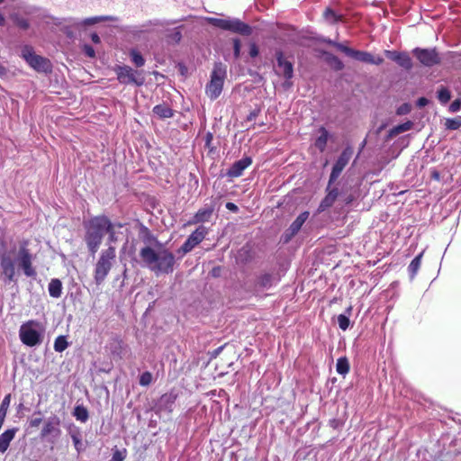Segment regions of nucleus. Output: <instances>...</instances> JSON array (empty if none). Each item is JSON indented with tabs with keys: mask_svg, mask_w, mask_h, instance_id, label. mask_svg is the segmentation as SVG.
Instances as JSON below:
<instances>
[{
	"mask_svg": "<svg viewBox=\"0 0 461 461\" xmlns=\"http://www.w3.org/2000/svg\"><path fill=\"white\" fill-rule=\"evenodd\" d=\"M13 22L17 27L23 31H26L30 28L29 21L26 18L22 17L20 15H14L13 17Z\"/></svg>",
	"mask_w": 461,
	"mask_h": 461,
	"instance_id": "nucleus-45",
	"label": "nucleus"
},
{
	"mask_svg": "<svg viewBox=\"0 0 461 461\" xmlns=\"http://www.w3.org/2000/svg\"><path fill=\"white\" fill-rule=\"evenodd\" d=\"M115 228L116 225L110 220V228H108V230L105 232V236H108L109 243L115 242L117 240Z\"/></svg>",
	"mask_w": 461,
	"mask_h": 461,
	"instance_id": "nucleus-51",
	"label": "nucleus"
},
{
	"mask_svg": "<svg viewBox=\"0 0 461 461\" xmlns=\"http://www.w3.org/2000/svg\"><path fill=\"white\" fill-rule=\"evenodd\" d=\"M323 56L325 58V61L326 63L335 71H341L344 68H345V65L343 63V61L339 58L337 57L336 55L330 53V52H328V51H323Z\"/></svg>",
	"mask_w": 461,
	"mask_h": 461,
	"instance_id": "nucleus-29",
	"label": "nucleus"
},
{
	"mask_svg": "<svg viewBox=\"0 0 461 461\" xmlns=\"http://www.w3.org/2000/svg\"><path fill=\"white\" fill-rule=\"evenodd\" d=\"M334 184H330V180L328 181V185L326 187V193H327L326 195L336 202V200L339 194V192L338 187L332 186Z\"/></svg>",
	"mask_w": 461,
	"mask_h": 461,
	"instance_id": "nucleus-49",
	"label": "nucleus"
},
{
	"mask_svg": "<svg viewBox=\"0 0 461 461\" xmlns=\"http://www.w3.org/2000/svg\"><path fill=\"white\" fill-rule=\"evenodd\" d=\"M275 74L285 78V82L283 83L284 88H290L293 85L291 80L294 76V62L288 59L282 49H276L275 50Z\"/></svg>",
	"mask_w": 461,
	"mask_h": 461,
	"instance_id": "nucleus-10",
	"label": "nucleus"
},
{
	"mask_svg": "<svg viewBox=\"0 0 461 461\" xmlns=\"http://www.w3.org/2000/svg\"><path fill=\"white\" fill-rule=\"evenodd\" d=\"M82 51L88 58H91V59L95 58V50L90 44H87V43L83 44Z\"/></svg>",
	"mask_w": 461,
	"mask_h": 461,
	"instance_id": "nucleus-54",
	"label": "nucleus"
},
{
	"mask_svg": "<svg viewBox=\"0 0 461 461\" xmlns=\"http://www.w3.org/2000/svg\"><path fill=\"white\" fill-rule=\"evenodd\" d=\"M318 132L319 136L314 140L313 145L320 152H324L329 140L332 139V134L324 126H320Z\"/></svg>",
	"mask_w": 461,
	"mask_h": 461,
	"instance_id": "nucleus-22",
	"label": "nucleus"
},
{
	"mask_svg": "<svg viewBox=\"0 0 461 461\" xmlns=\"http://www.w3.org/2000/svg\"><path fill=\"white\" fill-rule=\"evenodd\" d=\"M260 54V50L257 42L250 41L249 43V56L251 59H257Z\"/></svg>",
	"mask_w": 461,
	"mask_h": 461,
	"instance_id": "nucleus-50",
	"label": "nucleus"
},
{
	"mask_svg": "<svg viewBox=\"0 0 461 461\" xmlns=\"http://www.w3.org/2000/svg\"><path fill=\"white\" fill-rule=\"evenodd\" d=\"M18 429V428L14 427L5 429L3 433L0 434V453L4 454L6 452Z\"/></svg>",
	"mask_w": 461,
	"mask_h": 461,
	"instance_id": "nucleus-26",
	"label": "nucleus"
},
{
	"mask_svg": "<svg viewBox=\"0 0 461 461\" xmlns=\"http://www.w3.org/2000/svg\"><path fill=\"white\" fill-rule=\"evenodd\" d=\"M424 251H421L416 255L408 266V273L411 280H413L416 276L421 264V258Z\"/></svg>",
	"mask_w": 461,
	"mask_h": 461,
	"instance_id": "nucleus-32",
	"label": "nucleus"
},
{
	"mask_svg": "<svg viewBox=\"0 0 461 461\" xmlns=\"http://www.w3.org/2000/svg\"><path fill=\"white\" fill-rule=\"evenodd\" d=\"M384 53L388 59L395 62L405 70H411L413 68L412 60L406 51L385 50Z\"/></svg>",
	"mask_w": 461,
	"mask_h": 461,
	"instance_id": "nucleus-18",
	"label": "nucleus"
},
{
	"mask_svg": "<svg viewBox=\"0 0 461 461\" xmlns=\"http://www.w3.org/2000/svg\"><path fill=\"white\" fill-rule=\"evenodd\" d=\"M226 345H221L216 348H214L213 350L212 351H209L208 352V355L210 357V359H214L216 358L223 350V348H225Z\"/></svg>",
	"mask_w": 461,
	"mask_h": 461,
	"instance_id": "nucleus-58",
	"label": "nucleus"
},
{
	"mask_svg": "<svg viewBox=\"0 0 461 461\" xmlns=\"http://www.w3.org/2000/svg\"><path fill=\"white\" fill-rule=\"evenodd\" d=\"M68 432L72 439L77 452L80 454L85 449L82 442V432L80 428L75 424H70L68 428Z\"/></svg>",
	"mask_w": 461,
	"mask_h": 461,
	"instance_id": "nucleus-25",
	"label": "nucleus"
},
{
	"mask_svg": "<svg viewBox=\"0 0 461 461\" xmlns=\"http://www.w3.org/2000/svg\"><path fill=\"white\" fill-rule=\"evenodd\" d=\"M436 97L442 105H446L452 98L450 89L446 86H439L436 92Z\"/></svg>",
	"mask_w": 461,
	"mask_h": 461,
	"instance_id": "nucleus-33",
	"label": "nucleus"
},
{
	"mask_svg": "<svg viewBox=\"0 0 461 461\" xmlns=\"http://www.w3.org/2000/svg\"><path fill=\"white\" fill-rule=\"evenodd\" d=\"M261 108L256 107L255 109L251 110L249 113L246 117L247 122H252L254 121L260 113Z\"/></svg>",
	"mask_w": 461,
	"mask_h": 461,
	"instance_id": "nucleus-56",
	"label": "nucleus"
},
{
	"mask_svg": "<svg viewBox=\"0 0 461 461\" xmlns=\"http://www.w3.org/2000/svg\"><path fill=\"white\" fill-rule=\"evenodd\" d=\"M226 77L227 66L221 61L214 62L210 80L205 86V93L211 100H215L221 95Z\"/></svg>",
	"mask_w": 461,
	"mask_h": 461,
	"instance_id": "nucleus-7",
	"label": "nucleus"
},
{
	"mask_svg": "<svg viewBox=\"0 0 461 461\" xmlns=\"http://www.w3.org/2000/svg\"><path fill=\"white\" fill-rule=\"evenodd\" d=\"M128 451L125 447L118 448L116 446L112 448V461H124Z\"/></svg>",
	"mask_w": 461,
	"mask_h": 461,
	"instance_id": "nucleus-39",
	"label": "nucleus"
},
{
	"mask_svg": "<svg viewBox=\"0 0 461 461\" xmlns=\"http://www.w3.org/2000/svg\"><path fill=\"white\" fill-rule=\"evenodd\" d=\"M461 110V98H456L448 107V111L452 113H457Z\"/></svg>",
	"mask_w": 461,
	"mask_h": 461,
	"instance_id": "nucleus-55",
	"label": "nucleus"
},
{
	"mask_svg": "<svg viewBox=\"0 0 461 461\" xmlns=\"http://www.w3.org/2000/svg\"><path fill=\"white\" fill-rule=\"evenodd\" d=\"M143 32H144V30L140 29L139 26H132L129 30V32L131 33L132 35H138L139 33Z\"/></svg>",
	"mask_w": 461,
	"mask_h": 461,
	"instance_id": "nucleus-64",
	"label": "nucleus"
},
{
	"mask_svg": "<svg viewBox=\"0 0 461 461\" xmlns=\"http://www.w3.org/2000/svg\"><path fill=\"white\" fill-rule=\"evenodd\" d=\"M412 126H413V122L410 120L394 125L388 131L387 134L384 137V141L385 142L391 141L393 138H395L399 134L411 130Z\"/></svg>",
	"mask_w": 461,
	"mask_h": 461,
	"instance_id": "nucleus-23",
	"label": "nucleus"
},
{
	"mask_svg": "<svg viewBox=\"0 0 461 461\" xmlns=\"http://www.w3.org/2000/svg\"><path fill=\"white\" fill-rule=\"evenodd\" d=\"M219 204V198L212 197L209 203H205L200 208L194 216L188 221V225H203V223L211 221L212 214Z\"/></svg>",
	"mask_w": 461,
	"mask_h": 461,
	"instance_id": "nucleus-15",
	"label": "nucleus"
},
{
	"mask_svg": "<svg viewBox=\"0 0 461 461\" xmlns=\"http://www.w3.org/2000/svg\"><path fill=\"white\" fill-rule=\"evenodd\" d=\"M113 71L116 74L117 80L120 84L134 85L141 86L145 83L144 71L141 69H134L129 65H115Z\"/></svg>",
	"mask_w": 461,
	"mask_h": 461,
	"instance_id": "nucleus-11",
	"label": "nucleus"
},
{
	"mask_svg": "<svg viewBox=\"0 0 461 461\" xmlns=\"http://www.w3.org/2000/svg\"><path fill=\"white\" fill-rule=\"evenodd\" d=\"M429 103H430L429 99H428L425 96H420V97L417 98V100H416V106L418 108L421 109V108H424L427 105H429Z\"/></svg>",
	"mask_w": 461,
	"mask_h": 461,
	"instance_id": "nucleus-57",
	"label": "nucleus"
},
{
	"mask_svg": "<svg viewBox=\"0 0 461 461\" xmlns=\"http://www.w3.org/2000/svg\"><path fill=\"white\" fill-rule=\"evenodd\" d=\"M231 44H232V51H233V57L234 59H240L241 57V40L238 37H234L231 39Z\"/></svg>",
	"mask_w": 461,
	"mask_h": 461,
	"instance_id": "nucleus-41",
	"label": "nucleus"
},
{
	"mask_svg": "<svg viewBox=\"0 0 461 461\" xmlns=\"http://www.w3.org/2000/svg\"><path fill=\"white\" fill-rule=\"evenodd\" d=\"M139 255L142 267L154 272L156 276L169 275L175 269L176 257L162 243L157 247L144 246L140 249Z\"/></svg>",
	"mask_w": 461,
	"mask_h": 461,
	"instance_id": "nucleus-2",
	"label": "nucleus"
},
{
	"mask_svg": "<svg viewBox=\"0 0 461 461\" xmlns=\"http://www.w3.org/2000/svg\"><path fill=\"white\" fill-rule=\"evenodd\" d=\"M63 285L60 279L52 278L48 285V292L50 297L59 298L62 294Z\"/></svg>",
	"mask_w": 461,
	"mask_h": 461,
	"instance_id": "nucleus-31",
	"label": "nucleus"
},
{
	"mask_svg": "<svg viewBox=\"0 0 461 461\" xmlns=\"http://www.w3.org/2000/svg\"><path fill=\"white\" fill-rule=\"evenodd\" d=\"M166 37L168 43H173L175 45L179 44L183 38L182 26L169 30Z\"/></svg>",
	"mask_w": 461,
	"mask_h": 461,
	"instance_id": "nucleus-36",
	"label": "nucleus"
},
{
	"mask_svg": "<svg viewBox=\"0 0 461 461\" xmlns=\"http://www.w3.org/2000/svg\"><path fill=\"white\" fill-rule=\"evenodd\" d=\"M70 345L71 342L68 341L67 335H59L54 340L53 348L57 353H62Z\"/></svg>",
	"mask_w": 461,
	"mask_h": 461,
	"instance_id": "nucleus-35",
	"label": "nucleus"
},
{
	"mask_svg": "<svg viewBox=\"0 0 461 461\" xmlns=\"http://www.w3.org/2000/svg\"><path fill=\"white\" fill-rule=\"evenodd\" d=\"M221 274V267L216 266L212 268V270L209 272V275L214 278H217Z\"/></svg>",
	"mask_w": 461,
	"mask_h": 461,
	"instance_id": "nucleus-62",
	"label": "nucleus"
},
{
	"mask_svg": "<svg viewBox=\"0 0 461 461\" xmlns=\"http://www.w3.org/2000/svg\"><path fill=\"white\" fill-rule=\"evenodd\" d=\"M298 232L294 230L291 225L282 233L280 237V241L283 244H288L296 235Z\"/></svg>",
	"mask_w": 461,
	"mask_h": 461,
	"instance_id": "nucleus-40",
	"label": "nucleus"
},
{
	"mask_svg": "<svg viewBox=\"0 0 461 461\" xmlns=\"http://www.w3.org/2000/svg\"><path fill=\"white\" fill-rule=\"evenodd\" d=\"M176 68L179 74L183 77H186L188 73V68L184 62H178L176 64Z\"/></svg>",
	"mask_w": 461,
	"mask_h": 461,
	"instance_id": "nucleus-59",
	"label": "nucleus"
},
{
	"mask_svg": "<svg viewBox=\"0 0 461 461\" xmlns=\"http://www.w3.org/2000/svg\"><path fill=\"white\" fill-rule=\"evenodd\" d=\"M128 56L130 61L137 68L144 67L146 63V59L142 55V53L137 48H131L128 50Z\"/></svg>",
	"mask_w": 461,
	"mask_h": 461,
	"instance_id": "nucleus-30",
	"label": "nucleus"
},
{
	"mask_svg": "<svg viewBox=\"0 0 461 461\" xmlns=\"http://www.w3.org/2000/svg\"><path fill=\"white\" fill-rule=\"evenodd\" d=\"M252 162L253 159L250 156H244L240 159L235 161L225 174L221 172L220 176L223 177L228 176L231 178L241 176L244 170L247 169L252 164Z\"/></svg>",
	"mask_w": 461,
	"mask_h": 461,
	"instance_id": "nucleus-21",
	"label": "nucleus"
},
{
	"mask_svg": "<svg viewBox=\"0 0 461 461\" xmlns=\"http://www.w3.org/2000/svg\"><path fill=\"white\" fill-rule=\"evenodd\" d=\"M60 419L57 415H51L49 417L43 424V427L41 429L40 437L41 438L44 439L48 438L49 436H52L53 438L59 437L61 430H60Z\"/></svg>",
	"mask_w": 461,
	"mask_h": 461,
	"instance_id": "nucleus-19",
	"label": "nucleus"
},
{
	"mask_svg": "<svg viewBox=\"0 0 461 461\" xmlns=\"http://www.w3.org/2000/svg\"><path fill=\"white\" fill-rule=\"evenodd\" d=\"M21 58L31 68L38 73L50 74L52 72L53 66L51 61L46 57L36 54L33 48L30 45L23 47Z\"/></svg>",
	"mask_w": 461,
	"mask_h": 461,
	"instance_id": "nucleus-9",
	"label": "nucleus"
},
{
	"mask_svg": "<svg viewBox=\"0 0 461 461\" xmlns=\"http://www.w3.org/2000/svg\"><path fill=\"white\" fill-rule=\"evenodd\" d=\"M106 21L116 22V21H118V18L115 16H112V15L92 16V17L85 18L83 20L74 21L72 23V25L77 26V27L91 26V25H95L100 22H106Z\"/></svg>",
	"mask_w": 461,
	"mask_h": 461,
	"instance_id": "nucleus-24",
	"label": "nucleus"
},
{
	"mask_svg": "<svg viewBox=\"0 0 461 461\" xmlns=\"http://www.w3.org/2000/svg\"><path fill=\"white\" fill-rule=\"evenodd\" d=\"M71 413L72 416L81 423H86L89 419L88 409L83 403L77 402Z\"/></svg>",
	"mask_w": 461,
	"mask_h": 461,
	"instance_id": "nucleus-28",
	"label": "nucleus"
},
{
	"mask_svg": "<svg viewBox=\"0 0 461 461\" xmlns=\"http://www.w3.org/2000/svg\"><path fill=\"white\" fill-rule=\"evenodd\" d=\"M90 39H91L92 42L95 43V44L101 43V38L98 35V33L95 32H91Z\"/></svg>",
	"mask_w": 461,
	"mask_h": 461,
	"instance_id": "nucleus-63",
	"label": "nucleus"
},
{
	"mask_svg": "<svg viewBox=\"0 0 461 461\" xmlns=\"http://www.w3.org/2000/svg\"><path fill=\"white\" fill-rule=\"evenodd\" d=\"M153 380V375L149 371L142 372L139 376V384L140 386L146 387L149 386Z\"/></svg>",
	"mask_w": 461,
	"mask_h": 461,
	"instance_id": "nucleus-42",
	"label": "nucleus"
},
{
	"mask_svg": "<svg viewBox=\"0 0 461 461\" xmlns=\"http://www.w3.org/2000/svg\"><path fill=\"white\" fill-rule=\"evenodd\" d=\"M83 240L89 255L95 257L103 243L105 232L110 228V218L105 214H98L85 219L82 222Z\"/></svg>",
	"mask_w": 461,
	"mask_h": 461,
	"instance_id": "nucleus-3",
	"label": "nucleus"
},
{
	"mask_svg": "<svg viewBox=\"0 0 461 461\" xmlns=\"http://www.w3.org/2000/svg\"><path fill=\"white\" fill-rule=\"evenodd\" d=\"M350 371L349 360L346 356L339 357L336 362V372L345 377Z\"/></svg>",
	"mask_w": 461,
	"mask_h": 461,
	"instance_id": "nucleus-34",
	"label": "nucleus"
},
{
	"mask_svg": "<svg viewBox=\"0 0 461 461\" xmlns=\"http://www.w3.org/2000/svg\"><path fill=\"white\" fill-rule=\"evenodd\" d=\"M208 234V228L204 225H199L184 241L179 249V252L187 254L199 245Z\"/></svg>",
	"mask_w": 461,
	"mask_h": 461,
	"instance_id": "nucleus-17",
	"label": "nucleus"
},
{
	"mask_svg": "<svg viewBox=\"0 0 461 461\" xmlns=\"http://www.w3.org/2000/svg\"><path fill=\"white\" fill-rule=\"evenodd\" d=\"M177 397L178 393L174 389L163 393L159 398H158L154 402V411L156 413H171L174 411L175 403Z\"/></svg>",
	"mask_w": 461,
	"mask_h": 461,
	"instance_id": "nucleus-16",
	"label": "nucleus"
},
{
	"mask_svg": "<svg viewBox=\"0 0 461 461\" xmlns=\"http://www.w3.org/2000/svg\"><path fill=\"white\" fill-rule=\"evenodd\" d=\"M115 342H116V344L114 346H113L111 352L113 356L117 355V356L121 357L124 343L120 339H117Z\"/></svg>",
	"mask_w": 461,
	"mask_h": 461,
	"instance_id": "nucleus-53",
	"label": "nucleus"
},
{
	"mask_svg": "<svg viewBox=\"0 0 461 461\" xmlns=\"http://www.w3.org/2000/svg\"><path fill=\"white\" fill-rule=\"evenodd\" d=\"M152 113L159 120L170 119L175 115V111L166 103L155 105Z\"/></svg>",
	"mask_w": 461,
	"mask_h": 461,
	"instance_id": "nucleus-27",
	"label": "nucleus"
},
{
	"mask_svg": "<svg viewBox=\"0 0 461 461\" xmlns=\"http://www.w3.org/2000/svg\"><path fill=\"white\" fill-rule=\"evenodd\" d=\"M312 40L317 43H325L327 45L335 47L338 50L344 53L346 56L366 64L380 66L384 61V58L379 55L374 56L371 52L355 50L348 47L344 42L336 41L321 34H316L315 36L312 37Z\"/></svg>",
	"mask_w": 461,
	"mask_h": 461,
	"instance_id": "nucleus-4",
	"label": "nucleus"
},
{
	"mask_svg": "<svg viewBox=\"0 0 461 461\" xmlns=\"http://www.w3.org/2000/svg\"><path fill=\"white\" fill-rule=\"evenodd\" d=\"M334 203L335 201L325 195L319 203L317 212H322L326 211L327 209L330 208L334 204Z\"/></svg>",
	"mask_w": 461,
	"mask_h": 461,
	"instance_id": "nucleus-46",
	"label": "nucleus"
},
{
	"mask_svg": "<svg viewBox=\"0 0 461 461\" xmlns=\"http://www.w3.org/2000/svg\"><path fill=\"white\" fill-rule=\"evenodd\" d=\"M42 422V417H32L29 420V427L30 428H37L40 426V424Z\"/></svg>",
	"mask_w": 461,
	"mask_h": 461,
	"instance_id": "nucleus-60",
	"label": "nucleus"
},
{
	"mask_svg": "<svg viewBox=\"0 0 461 461\" xmlns=\"http://www.w3.org/2000/svg\"><path fill=\"white\" fill-rule=\"evenodd\" d=\"M353 153L354 149L350 145L346 146L342 149L331 167V171L329 176L330 184H334L337 181L346 166L348 164Z\"/></svg>",
	"mask_w": 461,
	"mask_h": 461,
	"instance_id": "nucleus-14",
	"label": "nucleus"
},
{
	"mask_svg": "<svg viewBox=\"0 0 461 461\" xmlns=\"http://www.w3.org/2000/svg\"><path fill=\"white\" fill-rule=\"evenodd\" d=\"M177 22H178V20H159V19H155V20H149L147 23V25L164 27V26H167V25H173V24L176 23Z\"/></svg>",
	"mask_w": 461,
	"mask_h": 461,
	"instance_id": "nucleus-47",
	"label": "nucleus"
},
{
	"mask_svg": "<svg viewBox=\"0 0 461 461\" xmlns=\"http://www.w3.org/2000/svg\"><path fill=\"white\" fill-rule=\"evenodd\" d=\"M213 140V134L211 131H207L204 136V147L209 149V153H215L217 148L212 145Z\"/></svg>",
	"mask_w": 461,
	"mask_h": 461,
	"instance_id": "nucleus-48",
	"label": "nucleus"
},
{
	"mask_svg": "<svg viewBox=\"0 0 461 461\" xmlns=\"http://www.w3.org/2000/svg\"><path fill=\"white\" fill-rule=\"evenodd\" d=\"M281 281L278 272L261 271L255 276L254 288L257 292H264L275 287Z\"/></svg>",
	"mask_w": 461,
	"mask_h": 461,
	"instance_id": "nucleus-13",
	"label": "nucleus"
},
{
	"mask_svg": "<svg viewBox=\"0 0 461 461\" xmlns=\"http://www.w3.org/2000/svg\"><path fill=\"white\" fill-rule=\"evenodd\" d=\"M206 21L214 28L249 37L252 35L253 27L237 17L228 16L226 18L207 17Z\"/></svg>",
	"mask_w": 461,
	"mask_h": 461,
	"instance_id": "nucleus-6",
	"label": "nucleus"
},
{
	"mask_svg": "<svg viewBox=\"0 0 461 461\" xmlns=\"http://www.w3.org/2000/svg\"><path fill=\"white\" fill-rule=\"evenodd\" d=\"M225 207L227 210H229L230 212H231L233 213H237L240 211L239 206L232 202H227L225 203Z\"/></svg>",
	"mask_w": 461,
	"mask_h": 461,
	"instance_id": "nucleus-61",
	"label": "nucleus"
},
{
	"mask_svg": "<svg viewBox=\"0 0 461 461\" xmlns=\"http://www.w3.org/2000/svg\"><path fill=\"white\" fill-rule=\"evenodd\" d=\"M46 326L38 320H29L21 324L18 331L23 345L28 348H38L45 338Z\"/></svg>",
	"mask_w": 461,
	"mask_h": 461,
	"instance_id": "nucleus-5",
	"label": "nucleus"
},
{
	"mask_svg": "<svg viewBox=\"0 0 461 461\" xmlns=\"http://www.w3.org/2000/svg\"><path fill=\"white\" fill-rule=\"evenodd\" d=\"M310 215V212L308 211L302 212L295 219L294 221L290 224L291 227L299 232L305 223V221L308 220Z\"/></svg>",
	"mask_w": 461,
	"mask_h": 461,
	"instance_id": "nucleus-38",
	"label": "nucleus"
},
{
	"mask_svg": "<svg viewBox=\"0 0 461 461\" xmlns=\"http://www.w3.org/2000/svg\"><path fill=\"white\" fill-rule=\"evenodd\" d=\"M445 127L447 130L456 131L461 127V117L448 118L446 120Z\"/></svg>",
	"mask_w": 461,
	"mask_h": 461,
	"instance_id": "nucleus-44",
	"label": "nucleus"
},
{
	"mask_svg": "<svg viewBox=\"0 0 461 461\" xmlns=\"http://www.w3.org/2000/svg\"><path fill=\"white\" fill-rule=\"evenodd\" d=\"M115 258L116 249L113 246L110 245L106 249L101 251L94 270V279L96 285H101L105 280Z\"/></svg>",
	"mask_w": 461,
	"mask_h": 461,
	"instance_id": "nucleus-8",
	"label": "nucleus"
},
{
	"mask_svg": "<svg viewBox=\"0 0 461 461\" xmlns=\"http://www.w3.org/2000/svg\"><path fill=\"white\" fill-rule=\"evenodd\" d=\"M411 54L420 65L424 68H433L442 63V58L436 47H415L411 50Z\"/></svg>",
	"mask_w": 461,
	"mask_h": 461,
	"instance_id": "nucleus-12",
	"label": "nucleus"
},
{
	"mask_svg": "<svg viewBox=\"0 0 461 461\" xmlns=\"http://www.w3.org/2000/svg\"><path fill=\"white\" fill-rule=\"evenodd\" d=\"M29 240L23 239L18 245L14 244L7 250L5 240H0V277L5 285L16 282V267L21 270L26 277L35 278L36 268L33 267L35 256L29 249Z\"/></svg>",
	"mask_w": 461,
	"mask_h": 461,
	"instance_id": "nucleus-1",
	"label": "nucleus"
},
{
	"mask_svg": "<svg viewBox=\"0 0 461 461\" xmlns=\"http://www.w3.org/2000/svg\"><path fill=\"white\" fill-rule=\"evenodd\" d=\"M337 322L339 328L343 331L347 330L351 326L350 318H348L346 314H339L337 317Z\"/></svg>",
	"mask_w": 461,
	"mask_h": 461,
	"instance_id": "nucleus-43",
	"label": "nucleus"
},
{
	"mask_svg": "<svg viewBox=\"0 0 461 461\" xmlns=\"http://www.w3.org/2000/svg\"><path fill=\"white\" fill-rule=\"evenodd\" d=\"M323 17L330 23L336 24L341 22L342 17L339 14H338L333 8L328 6L325 8L323 12Z\"/></svg>",
	"mask_w": 461,
	"mask_h": 461,
	"instance_id": "nucleus-37",
	"label": "nucleus"
},
{
	"mask_svg": "<svg viewBox=\"0 0 461 461\" xmlns=\"http://www.w3.org/2000/svg\"><path fill=\"white\" fill-rule=\"evenodd\" d=\"M411 105L409 103H403L402 104H401L400 106L397 107L396 114L402 116V115L409 114L411 113Z\"/></svg>",
	"mask_w": 461,
	"mask_h": 461,
	"instance_id": "nucleus-52",
	"label": "nucleus"
},
{
	"mask_svg": "<svg viewBox=\"0 0 461 461\" xmlns=\"http://www.w3.org/2000/svg\"><path fill=\"white\" fill-rule=\"evenodd\" d=\"M134 229L138 230L139 239L145 244V246L157 247L161 245V241L152 233V231L140 220H136Z\"/></svg>",
	"mask_w": 461,
	"mask_h": 461,
	"instance_id": "nucleus-20",
	"label": "nucleus"
}]
</instances>
